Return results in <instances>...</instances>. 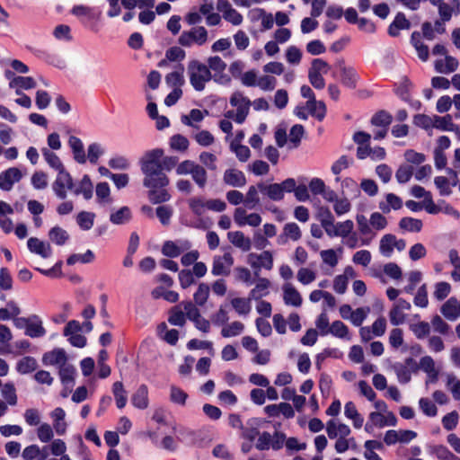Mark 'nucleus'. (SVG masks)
Segmentation results:
<instances>
[{"mask_svg":"<svg viewBox=\"0 0 460 460\" xmlns=\"http://www.w3.org/2000/svg\"><path fill=\"white\" fill-rule=\"evenodd\" d=\"M59 377L62 384L66 386L72 385L74 384L75 368L74 366L65 363L59 367Z\"/></svg>","mask_w":460,"mask_h":460,"instance_id":"nucleus-43","label":"nucleus"},{"mask_svg":"<svg viewBox=\"0 0 460 460\" xmlns=\"http://www.w3.org/2000/svg\"><path fill=\"white\" fill-rule=\"evenodd\" d=\"M234 265V258L230 252H225L222 256L216 255L213 258L211 273L214 276H228Z\"/></svg>","mask_w":460,"mask_h":460,"instance_id":"nucleus-9","label":"nucleus"},{"mask_svg":"<svg viewBox=\"0 0 460 460\" xmlns=\"http://www.w3.org/2000/svg\"><path fill=\"white\" fill-rule=\"evenodd\" d=\"M27 246L31 252L38 254L41 258L47 259L52 255V248L50 244L37 237L29 238Z\"/></svg>","mask_w":460,"mask_h":460,"instance_id":"nucleus-16","label":"nucleus"},{"mask_svg":"<svg viewBox=\"0 0 460 460\" xmlns=\"http://www.w3.org/2000/svg\"><path fill=\"white\" fill-rule=\"evenodd\" d=\"M344 415L347 419L352 420L355 429H360L364 423L363 416L358 411L353 402H346L344 406Z\"/></svg>","mask_w":460,"mask_h":460,"instance_id":"nucleus-30","label":"nucleus"},{"mask_svg":"<svg viewBox=\"0 0 460 460\" xmlns=\"http://www.w3.org/2000/svg\"><path fill=\"white\" fill-rule=\"evenodd\" d=\"M53 191L60 199H65L67 196L66 190L74 189L73 179L69 172L63 169L58 172L57 178L52 184Z\"/></svg>","mask_w":460,"mask_h":460,"instance_id":"nucleus-6","label":"nucleus"},{"mask_svg":"<svg viewBox=\"0 0 460 460\" xmlns=\"http://www.w3.org/2000/svg\"><path fill=\"white\" fill-rule=\"evenodd\" d=\"M191 178L199 188L203 189L208 182V173L204 166L197 164L192 171Z\"/></svg>","mask_w":460,"mask_h":460,"instance_id":"nucleus-59","label":"nucleus"},{"mask_svg":"<svg viewBox=\"0 0 460 460\" xmlns=\"http://www.w3.org/2000/svg\"><path fill=\"white\" fill-rule=\"evenodd\" d=\"M341 194L345 197H357L359 194L358 183L351 178L341 181Z\"/></svg>","mask_w":460,"mask_h":460,"instance_id":"nucleus-52","label":"nucleus"},{"mask_svg":"<svg viewBox=\"0 0 460 460\" xmlns=\"http://www.w3.org/2000/svg\"><path fill=\"white\" fill-rule=\"evenodd\" d=\"M329 333L340 339L349 340L348 326L339 320L332 322L330 325Z\"/></svg>","mask_w":460,"mask_h":460,"instance_id":"nucleus-58","label":"nucleus"},{"mask_svg":"<svg viewBox=\"0 0 460 460\" xmlns=\"http://www.w3.org/2000/svg\"><path fill=\"white\" fill-rule=\"evenodd\" d=\"M353 229V221L348 219L346 221L338 222L337 224H334L332 231H330L331 234H328V235L330 237L340 236L344 239L352 233Z\"/></svg>","mask_w":460,"mask_h":460,"instance_id":"nucleus-31","label":"nucleus"},{"mask_svg":"<svg viewBox=\"0 0 460 460\" xmlns=\"http://www.w3.org/2000/svg\"><path fill=\"white\" fill-rule=\"evenodd\" d=\"M46 449V447H43V450L41 451L39 446L37 445L28 446L24 448L22 452V457L26 460H33L40 456V460H44L48 456V454L44 453Z\"/></svg>","mask_w":460,"mask_h":460,"instance_id":"nucleus-56","label":"nucleus"},{"mask_svg":"<svg viewBox=\"0 0 460 460\" xmlns=\"http://www.w3.org/2000/svg\"><path fill=\"white\" fill-rule=\"evenodd\" d=\"M112 393L116 401V405L119 409L126 406L128 402L127 391L124 389L123 384L117 381L112 385Z\"/></svg>","mask_w":460,"mask_h":460,"instance_id":"nucleus-40","label":"nucleus"},{"mask_svg":"<svg viewBox=\"0 0 460 460\" xmlns=\"http://www.w3.org/2000/svg\"><path fill=\"white\" fill-rule=\"evenodd\" d=\"M207 63L208 64L206 65L210 69L211 73L214 72L212 75L215 82L221 84L230 82V78L227 75H223L226 68V63L220 57H209Z\"/></svg>","mask_w":460,"mask_h":460,"instance_id":"nucleus-11","label":"nucleus"},{"mask_svg":"<svg viewBox=\"0 0 460 460\" xmlns=\"http://www.w3.org/2000/svg\"><path fill=\"white\" fill-rule=\"evenodd\" d=\"M249 260L253 269L271 270L273 267V257L270 251H264L260 254H250Z\"/></svg>","mask_w":460,"mask_h":460,"instance_id":"nucleus-19","label":"nucleus"},{"mask_svg":"<svg viewBox=\"0 0 460 460\" xmlns=\"http://www.w3.org/2000/svg\"><path fill=\"white\" fill-rule=\"evenodd\" d=\"M447 386L450 390L455 400H460V381L453 374L447 376Z\"/></svg>","mask_w":460,"mask_h":460,"instance_id":"nucleus-64","label":"nucleus"},{"mask_svg":"<svg viewBox=\"0 0 460 460\" xmlns=\"http://www.w3.org/2000/svg\"><path fill=\"white\" fill-rule=\"evenodd\" d=\"M131 210L128 207H122L110 216V220L114 225H124L131 219Z\"/></svg>","mask_w":460,"mask_h":460,"instance_id":"nucleus-41","label":"nucleus"},{"mask_svg":"<svg viewBox=\"0 0 460 460\" xmlns=\"http://www.w3.org/2000/svg\"><path fill=\"white\" fill-rule=\"evenodd\" d=\"M296 186V181L293 178H288L280 183L259 182L260 192L273 201H279L283 199L285 192H292Z\"/></svg>","mask_w":460,"mask_h":460,"instance_id":"nucleus-3","label":"nucleus"},{"mask_svg":"<svg viewBox=\"0 0 460 460\" xmlns=\"http://www.w3.org/2000/svg\"><path fill=\"white\" fill-rule=\"evenodd\" d=\"M75 195L82 194L85 199H90L93 197V184L88 175H84L79 186L74 190Z\"/></svg>","mask_w":460,"mask_h":460,"instance_id":"nucleus-51","label":"nucleus"},{"mask_svg":"<svg viewBox=\"0 0 460 460\" xmlns=\"http://www.w3.org/2000/svg\"><path fill=\"white\" fill-rule=\"evenodd\" d=\"M259 192H260L259 183L256 186L252 185L249 187L245 197L243 196V203L247 208L252 209L257 205H259V203H260Z\"/></svg>","mask_w":460,"mask_h":460,"instance_id":"nucleus-46","label":"nucleus"},{"mask_svg":"<svg viewBox=\"0 0 460 460\" xmlns=\"http://www.w3.org/2000/svg\"><path fill=\"white\" fill-rule=\"evenodd\" d=\"M326 432L331 439L348 438L350 435V428L336 420H330L326 423Z\"/></svg>","mask_w":460,"mask_h":460,"instance_id":"nucleus-13","label":"nucleus"},{"mask_svg":"<svg viewBox=\"0 0 460 460\" xmlns=\"http://www.w3.org/2000/svg\"><path fill=\"white\" fill-rule=\"evenodd\" d=\"M399 226L403 230L418 233L422 228V222L413 217H402L399 222Z\"/></svg>","mask_w":460,"mask_h":460,"instance_id":"nucleus-60","label":"nucleus"},{"mask_svg":"<svg viewBox=\"0 0 460 460\" xmlns=\"http://www.w3.org/2000/svg\"><path fill=\"white\" fill-rule=\"evenodd\" d=\"M411 23L406 19L405 15L402 13H398L394 22L390 24L388 28V33L389 35L395 37L399 35V31L401 30L409 29Z\"/></svg>","mask_w":460,"mask_h":460,"instance_id":"nucleus-36","label":"nucleus"},{"mask_svg":"<svg viewBox=\"0 0 460 460\" xmlns=\"http://www.w3.org/2000/svg\"><path fill=\"white\" fill-rule=\"evenodd\" d=\"M301 238L300 227L296 223H288L283 228V233L278 237L279 244H285L288 239L297 241Z\"/></svg>","mask_w":460,"mask_h":460,"instance_id":"nucleus-21","label":"nucleus"},{"mask_svg":"<svg viewBox=\"0 0 460 460\" xmlns=\"http://www.w3.org/2000/svg\"><path fill=\"white\" fill-rule=\"evenodd\" d=\"M385 427V415L382 412L372 411L368 415V420L365 425V430L368 433L374 431L376 428L382 429Z\"/></svg>","mask_w":460,"mask_h":460,"instance_id":"nucleus-37","label":"nucleus"},{"mask_svg":"<svg viewBox=\"0 0 460 460\" xmlns=\"http://www.w3.org/2000/svg\"><path fill=\"white\" fill-rule=\"evenodd\" d=\"M53 420V429L59 436L65 435L67 429V423L65 421L66 411L61 407H57L50 412Z\"/></svg>","mask_w":460,"mask_h":460,"instance_id":"nucleus-20","label":"nucleus"},{"mask_svg":"<svg viewBox=\"0 0 460 460\" xmlns=\"http://www.w3.org/2000/svg\"><path fill=\"white\" fill-rule=\"evenodd\" d=\"M402 207V200L400 197L394 193H388L385 195V200L380 201L378 204L379 209L384 214H388L392 209L398 210Z\"/></svg>","mask_w":460,"mask_h":460,"instance_id":"nucleus-26","label":"nucleus"},{"mask_svg":"<svg viewBox=\"0 0 460 460\" xmlns=\"http://www.w3.org/2000/svg\"><path fill=\"white\" fill-rule=\"evenodd\" d=\"M132 404L141 410L148 406V390L146 385H141L132 396Z\"/></svg>","mask_w":460,"mask_h":460,"instance_id":"nucleus-35","label":"nucleus"},{"mask_svg":"<svg viewBox=\"0 0 460 460\" xmlns=\"http://www.w3.org/2000/svg\"><path fill=\"white\" fill-rule=\"evenodd\" d=\"M372 239H373V236L358 238V234L352 231V233L349 236L344 238V243L347 247H349L350 249H355L359 245H361V246L369 245L372 242Z\"/></svg>","mask_w":460,"mask_h":460,"instance_id":"nucleus-47","label":"nucleus"},{"mask_svg":"<svg viewBox=\"0 0 460 460\" xmlns=\"http://www.w3.org/2000/svg\"><path fill=\"white\" fill-rule=\"evenodd\" d=\"M49 237L52 243L57 245H64L69 239L68 233L62 227L56 226L49 232Z\"/></svg>","mask_w":460,"mask_h":460,"instance_id":"nucleus-44","label":"nucleus"},{"mask_svg":"<svg viewBox=\"0 0 460 460\" xmlns=\"http://www.w3.org/2000/svg\"><path fill=\"white\" fill-rule=\"evenodd\" d=\"M190 246L191 243L189 241H179L178 243L166 241L162 247V253L164 256L175 258L182 252L189 250Z\"/></svg>","mask_w":460,"mask_h":460,"instance_id":"nucleus-15","label":"nucleus"},{"mask_svg":"<svg viewBox=\"0 0 460 460\" xmlns=\"http://www.w3.org/2000/svg\"><path fill=\"white\" fill-rule=\"evenodd\" d=\"M37 367V361L32 357H24L18 361L16 369L21 374H28L34 371Z\"/></svg>","mask_w":460,"mask_h":460,"instance_id":"nucleus-61","label":"nucleus"},{"mask_svg":"<svg viewBox=\"0 0 460 460\" xmlns=\"http://www.w3.org/2000/svg\"><path fill=\"white\" fill-rule=\"evenodd\" d=\"M337 66L341 71V81L342 84L350 89L356 88L359 79L356 70L351 66H347L343 59L337 62Z\"/></svg>","mask_w":460,"mask_h":460,"instance_id":"nucleus-12","label":"nucleus"},{"mask_svg":"<svg viewBox=\"0 0 460 460\" xmlns=\"http://www.w3.org/2000/svg\"><path fill=\"white\" fill-rule=\"evenodd\" d=\"M394 249V235L392 234H385L379 244V252L385 257H391Z\"/></svg>","mask_w":460,"mask_h":460,"instance_id":"nucleus-45","label":"nucleus"},{"mask_svg":"<svg viewBox=\"0 0 460 460\" xmlns=\"http://www.w3.org/2000/svg\"><path fill=\"white\" fill-rule=\"evenodd\" d=\"M283 299L288 305L298 307L302 305L301 295L291 283L283 286Z\"/></svg>","mask_w":460,"mask_h":460,"instance_id":"nucleus-24","label":"nucleus"},{"mask_svg":"<svg viewBox=\"0 0 460 460\" xmlns=\"http://www.w3.org/2000/svg\"><path fill=\"white\" fill-rule=\"evenodd\" d=\"M223 181L226 185L235 188H241L246 184V177L244 173L234 168H230L225 171Z\"/></svg>","mask_w":460,"mask_h":460,"instance_id":"nucleus-18","label":"nucleus"},{"mask_svg":"<svg viewBox=\"0 0 460 460\" xmlns=\"http://www.w3.org/2000/svg\"><path fill=\"white\" fill-rule=\"evenodd\" d=\"M143 185L149 189H162L169 184V179L162 169L142 172Z\"/></svg>","mask_w":460,"mask_h":460,"instance_id":"nucleus-8","label":"nucleus"},{"mask_svg":"<svg viewBox=\"0 0 460 460\" xmlns=\"http://www.w3.org/2000/svg\"><path fill=\"white\" fill-rule=\"evenodd\" d=\"M306 109L308 113L317 119L318 120H323L326 115V106L322 101H307L306 102Z\"/></svg>","mask_w":460,"mask_h":460,"instance_id":"nucleus-34","label":"nucleus"},{"mask_svg":"<svg viewBox=\"0 0 460 460\" xmlns=\"http://www.w3.org/2000/svg\"><path fill=\"white\" fill-rule=\"evenodd\" d=\"M37 86L36 80L31 76H13L9 82L10 88L31 90Z\"/></svg>","mask_w":460,"mask_h":460,"instance_id":"nucleus-33","label":"nucleus"},{"mask_svg":"<svg viewBox=\"0 0 460 460\" xmlns=\"http://www.w3.org/2000/svg\"><path fill=\"white\" fill-rule=\"evenodd\" d=\"M168 322L172 325L180 327L186 323V316L181 303L170 310Z\"/></svg>","mask_w":460,"mask_h":460,"instance_id":"nucleus-38","label":"nucleus"},{"mask_svg":"<svg viewBox=\"0 0 460 460\" xmlns=\"http://www.w3.org/2000/svg\"><path fill=\"white\" fill-rule=\"evenodd\" d=\"M169 145L174 151L185 152L189 148L190 142L186 137L181 134H175L171 137Z\"/></svg>","mask_w":460,"mask_h":460,"instance_id":"nucleus-55","label":"nucleus"},{"mask_svg":"<svg viewBox=\"0 0 460 460\" xmlns=\"http://www.w3.org/2000/svg\"><path fill=\"white\" fill-rule=\"evenodd\" d=\"M208 40V30L204 26H194L189 31H183L178 38V43L184 48L194 45L203 46Z\"/></svg>","mask_w":460,"mask_h":460,"instance_id":"nucleus-4","label":"nucleus"},{"mask_svg":"<svg viewBox=\"0 0 460 460\" xmlns=\"http://www.w3.org/2000/svg\"><path fill=\"white\" fill-rule=\"evenodd\" d=\"M162 148H155L146 152L140 159L141 172L162 169V158L164 156Z\"/></svg>","mask_w":460,"mask_h":460,"instance_id":"nucleus-7","label":"nucleus"},{"mask_svg":"<svg viewBox=\"0 0 460 460\" xmlns=\"http://www.w3.org/2000/svg\"><path fill=\"white\" fill-rule=\"evenodd\" d=\"M187 75L190 85L197 92L204 91L206 84L213 79L208 66L198 59H191L187 65Z\"/></svg>","mask_w":460,"mask_h":460,"instance_id":"nucleus-1","label":"nucleus"},{"mask_svg":"<svg viewBox=\"0 0 460 460\" xmlns=\"http://www.w3.org/2000/svg\"><path fill=\"white\" fill-rule=\"evenodd\" d=\"M22 177V172L12 167L0 173V189L3 190H11L13 184L18 182Z\"/></svg>","mask_w":460,"mask_h":460,"instance_id":"nucleus-14","label":"nucleus"},{"mask_svg":"<svg viewBox=\"0 0 460 460\" xmlns=\"http://www.w3.org/2000/svg\"><path fill=\"white\" fill-rule=\"evenodd\" d=\"M457 66V59L451 56H446L444 60H438L436 62V69L440 73H452L456 70Z\"/></svg>","mask_w":460,"mask_h":460,"instance_id":"nucleus-42","label":"nucleus"},{"mask_svg":"<svg viewBox=\"0 0 460 460\" xmlns=\"http://www.w3.org/2000/svg\"><path fill=\"white\" fill-rule=\"evenodd\" d=\"M251 296L249 298L235 297L231 300V305L239 315H247L251 309Z\"/></svg>","mask_w":460,"mask_h":460,"instance_id":"nucleus-48","label":"nucleus"},{"mask_svg":"<svg viewBox=\"0 0 460 460\" xmlns=\"http://www.w3.org/2000/svg\"><path fill=\"white\" fill-rule=\"evenodd\" d=\"M24 333L31 338H40L45 335L46 330L38 315L32 314L30 316V322Z\"/></svg>","mask_w":460,"mask_h":460,"instance_id":"nucleus-22","label":"nucleus"},{"mask_svg":"<svg viewBox=\"0 0 460 460\" xmlns=\"http://www.w3.org/2000/svg\"><path fill=\"white\" fill-rule=\"evenodd\" d=\"M208 295H209L208 285L205 284V283H200L198 287L197 291L193 295L195 304L199 306L204 305L208 298Z\"/></svg>","mask_w":460,"mask_h":460,"instance_id":"nucleus-63","label":"nucleus"},{"mask_svg":"<svg viewBox=\"0 0 460 460\" xmlns=\"http://www.w3.org/2000/svg\"><path fill=\"white\" fill-rule=\"evenodd\" d=\"M66 353L65 349L60 348L48 351L42 357V362L45 366H58V367H60L62 365L66 363Z\"/></svg>","mask_w":460,"mask_h":460,"instance_id":"nucleus-17","label":"nucleus"},{"mask_svg":"<svg viewBox=\"0 0 460 460\" xmlns=\"http://www.w3.org/2000/svg\"><path fill=\"white\" fill-rule=\"evenodd\" d=\"M208 111H200L199 109H192L189 114L182 115L181 118V121L182 124L191 127L193 128H199L198 123L201 122L205 117L208 115Z\"/></svg>","mask_w":460,"mask_h":460,"instance_id":"nucleus-28","label":"nucleus"},{"mask_svg":"<svg viewBox=\"0 0 460 460\" xmlns=\"http://www.w3.org/2000/svg\"><path fill=\"white\" fill-rule=\"evenodd\" d=\"M184 66L182 64H178L175 70L167 74L165 76V83L168 86L174 88H181L184 84Z\"/></svg>","mask_w":460,"mask_h":460,"instance_id":"nucleus-27","label":"nucleus"},{"mask_svg":"<svg viewBox=\"0 0 460 460\" xmlns=\"http://www.w3.org/2000/svg\"><path fill=\"white\" fill-rule=\"evenodd\" d=\"M341 357V352L338 349L326 348L316 355L315 367L317 369H321L322 364L325 359H328V358H339Z\"/></svg>","mask_w":460,"mask_h":460,"instance_id":"nucleus-54","label":"nucleus"},{"mask_svg":"<svg viewBox=\"0 0 460 460\" xmlns=\"http://www.w3.org/2000/svg\"><path fill=\"white\" fill-rule=\"evenodd\" d=\"M217 9L222 13L223 18L234 26L242 24L243 15L233 8L228 0H217Z\"/></svg>","mask_w":460,"mask_h":460,"instance_id":"nucleus-10","label":"nucleus"},{"mask_svg":"<svg viewBox=\"0 0 460 460\" xmlns=\"http://www.w3.org/2000/svg\"><path fill=\"white\" fill-rule=\"evenodd\" d=\"M244 330V325L241 322L234 321L229 324L225 325L221 330V335L224 338L235 337L241 334Z\"/></svg>","mask_w":460,"mask_h":460,"instance_id":"nucleus-53","label":"nucleus"},{"mask_svg":"<svg viewBox=\"0 0 460 460\" xmlns=\"http://www.w3.org/2000/svg\"><path fill=\"white\" fill-rule=\"evenodd\" d=\"M68 145L72 150L74 159L81 164L86 163V155L84 148V144L82 140L75 137L71 136L68 139Z\"/></svg>","mask_w":460,"mask_h":460,"instance_id":"nucleus-25","label":"nucleus"},{"mask_svg":"<svg viewBox=\"0 0 460 460\" xmlns=\"http://www.w3.org/2000/svg\"><path fill=\"white\" fill-rule=\"evenodd\" d=\"M433 128L443 131L459 132V127L453 123L452 116L449 114L443 117L434 116Z\"/></svg>","mask_w":460,"mask_h":460,"instance_id":"nucleus-32","label":"nucleus"},{"mask_svg":"<svg viewBox=\"0 0 460 460\" xmlns=\"http://www.w3.org/2000/svg\"><path fill=\"white\" fill-rule=\"evenodd\" d=\"M229 103L235 111H227L225 113L226 119H232L238 124H243L250 111L252 102L241 92H234L229 99Z\"/></svg>","mask_w":460,"mask_h":460,"instance_id":"nucleus-2","label":"nucleus"},{"mask_svg":"<svg viewBox=\"0 0 460 460\" xmlns=\"http://www.w3.org/2000/svg\"><path fill=\"white\" fill-rule=\"evenodd\" d=\"M94 218V213L82 211L76 216V223L82 230L88 231L93 226Z\"/></svg>","mask_w":460,"mask_h":460,"instance_id":"nucleus-49","label":"nucleus"},{"mask_svg":"<svg viewBox=\"0 0 460 460\" xmlns=\"http://www.w3.org/2000/svg\"><path fill=\"white\" fill-rule=\"evenodd\" d=\"M286 440V435L283 432L276 431L273 435L267 431L260 433L255 447L258 450L265 451L272 448L273 450H279L282 448Z\"/></svg>","mask_w":460,"mask_h":460,"instance_id":"nucleus-5","label":"nucleus"},{"mask_svg":"<svg viewBox=\"0 0 460 460\" xmlns=\"http://www.w3.org/2000/svg\"><path fill=\"white\" fill-rule=\"evenodd\" d=\"M356 221L358 231L363 235V237L375 236V234L372 232V226L369 223V220L364 215H357Z\"/></svg>","mask_w":460,"mask_h":460,"instance_id":"nucleus-62","label":"nucleus"},{"mask_svg":"<svg viewBox=\"0 0 460 460\" xmlns=\"http://www.w3.org/2000/svg\"><path fill=\"white\" fill-rule=\"evenodd\" d=\"M441 314L449 321H456L460 315L458 308V300L456 297H450L440 308Z\"/></svg>","mask_w":460,"mask_h":460,"instance_id":"nucleus-29","label":"nucleus"},{"mask_svg":"<svg viewBox=\"0 0 460 460\" xmlns=\"http://www.w3.org/2000/svg\"><path fill=\"white\" fill-rule=\"evenodd\" d=\"M41 154H42L46 163L52 169L56 170L57 172L65 169L64 164H62L60 158L48 147H42Z\"/></svg>","mask_w":460,"mask_h":460,"instance_id":"nucleus-39","label":"nucleus"},{"mask_svg":"<svg viewBox=\"0 0 460 460\" xmlns=\"http://www.w3.org/2000/svg\"><path fill=\"white\" fill-rule=\"evenodd\" d=\"M13 339V334L9 327L4 324H0V354L10 353L11 350L8 349V343Z\"/></svg>","mask_w":460,"mask_h":460,"instance_id":"nucleus-57","label":"nucleus"},{"mask_svg":"<svg viewBox=\"0 0 460 460\" xmlns=\"http://www.w3.org/2000/svg\"><path fill=\"white\" fill-rule=\"evenodd\" d=\"M227 238L234 246L241 249L243 252H248L252 247L251 239L246 237L241 231L228 232Z\"/></svg>","mask_w":460,"mask_h":460,"instance_id":"nucleus-23","label":"nucleus"},{"mask_svg":"<svg viewBox=\"0 0 460 460\" xmlns=\"http://www.w3.org/2000/svg\"><path fill=\"white\" fill-rule=\"evenodd\" d=\"M270 285V283L269 279H260L257 281L254 288H252L250 292L251 298L258 300V299L261 298L262 296H267L269 293L268 289H269Z\"/></svg>","mask_w":460,"mask_h":460,"instance_id":"nucleus-50","label":"nucleus"}]
</instances>
